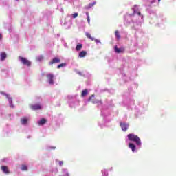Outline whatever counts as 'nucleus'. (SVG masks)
Listing matches in <instances>:
<instances>
[{
  "label": "nucleus",
  "instance_id": "1",
  "mask_svg": "<svg viewBox=\"0 0 176 176\" xmlns=\"http://www.w3.org/2000/svg\"><path fill=\"white\" fill-rule=\"evenodd\" d=\"M128 140H129L131 142H135L138 146H141V139L136 135L133 133H129L127 135Z\"/></svg>",
  "mask_w": 176,
  "mask_h": 176
},
{
  "label": "nucleus",
  "instance_id": "2",
  "mask_svg": "<svg viewBox=\"0 0 176 176\" xmlns=\"http://www.w3.org/2000/svg\"><path fill=\"white\" fill-rule=\"evenodd\" d=\"M19 60L23 64V65H27V67H31V61L23 56H19Z\"/></svg>",
  "mask_w": 176,
  "mask_h": 176
},
{
  "label": "nucleus",
  "instance_id": "3",
  "mask_svg": "<svg viewBox=\"0 0 176 176\" xmlns=\"http://www.w3.org/2000/svg\"><path fill=\"white\" fill-rule=\"evenodd\" d=\"M58 63H61V59L59 58L55 57L51 61L49 62L50 65H53V64H58Z\"/></svg>",
  "mask_w": 176,
  "mask_h": 176
},
{
  "label": "nucleus",
  "instance_id": "4",
  "mask_svg": "<svg viewBox=\"0 0 176 176\" xmlns=\"http://www.w3.org/2000/svg\"><path fill=\"white\" fill-rule=\"evenodd\" d=\"M1 170L4 173V174H10V170H9V167L7 166H1Z\"/></svg>",
  "mask_w": 176,
  "mask_h": 176
},
{
  "label": "nucleus",
  "instance_id": "5",
  "mask_svg": "<svg viewBox=\"0 0 176 176\" xmlns=\"http://www.w3.org/2000/svg\"><path fill=\"white\" fill-rule=\"evenodd\" d=\"M47 78L48 79L49 83L50 85H53L54 83V82L53 81V79L54 78V76L52 74H48L47 75Z\"/></svg>",
  "mask_w": 176,
  "mask_h": 176
},
{
  "label": "nucleus",
  "instance_id": "6",
  "mask_svg": "<svg viewBox=\"0 0 176 176\" xmlns=\"http://www.w3.org/2000/svg\"><path fill=\"white\" fill-rule=\"evenodd\" d=\"M32 111H38L42 108L41 104H32L30 106Z\"/></svg>",
  "mask_w": 176,
  "mask_h": 176
},
{
  "label": "nucleus",
  "instance_id": "7",
  "mask_svg": "<svg viewBox=\"0 0 176 176\" xmlns=\"http://www.w3.org/2000/svg\"><path fill=\"white\" fill-rule=\"evenodd\" d=\"M29 120H30V119H28V118L23 117L22 118H21V123L23 126H26V124H27V123H28Z\"/></svg>",
  "mask_w": 176,
  "mask_h": 176
},
{
  "label": "nucleus",
  "instance_id": "8",
  "mask_svg": "<svg viewBox=\"0 0 176 176\" xmlns=\"http://www.w3.org/2000/svg\"><path fill=\"white\" fill-rule=\"evenodd\" d=\"M120 124L123 131H127V129L129 128V124L123 122H120Z\"/></svg>",
  "mask_w": 176,
  "mask_h": 176
},
{
  "label": "nucleus",
  "instance_id": "9",
  "mask_svg": "<svg viewBox=\"0 0 176 176\" xmlns=\"http://www.w3.org/2000/svg\"><path fill=\"white\" fill-rule=\"evenodd\" d=\"M116 53H124V48H118L117 45L115 46Z\"/></svg>",
  "mask_w": 176,
  "mask_h": 176
},
{
  "label": "nucleus",
  "instance_id": "10",
  "mask_svg": "<svg viewBox=\"0 0 176 176\" xmlns=\"http://www.w3.org/2000/svg\"><path fill=\"white\" fill-rule=\"evenodd\" d=\"M129 148H130V149H131L132 152H135V145L133 143H129Z\"/></svg>",
  "mask_w": 176,
  "mask_h": 176
},
{
  "label": "nucleus",
  "instance_id": "11",
  "mask_svg": "<svg viewBox=\"0 0 176 176\" xmlns=\"http://www.w3.org/2000/svg\"><path fill=\"white\" fill-rule=\"evenodd\" d=\"M47 122L45 118H42L40 121L38 122V126H43Z\"/></svg>",
  "mask_w": 176,
  "mask_h": 176
},
{
  "label": "nucleus",
  "instance_id": "12",
  "mask_svg": "<svg viewBox=\"0 0 176 176\" xmlns=\"http://www.w3.org/2000/svg\"><path fill=\"white\" fill-rule=\"evenodd\" d=\"M96 3H97L96 1L93 2V3H90L88 6L85 7V9H91V8H93V6H94V5H96Z\"/></svg>",
  "mask_w": 176,
  "mask_h": 176
},
{
  "label": "nucleus",
  "instance_id": "13",
  "mask_svg": "<svg viewBox=\"0 0 176 176\" xmlns=\"http://www.w3.org/2000/svg\"><path fill=\"white\" fill-rule=\"evenodd\" d=\"M86 54H87V52L86 51H82L79 53L78 57H80V58L86 57Z\"/></svg>",
  "mask_w": 176,
  "mask_h": 176
},
{
  "label": "nucleus",
  "instance_id": "14",
  "mask_svg": "<svg viewBox=\"0 0 176 176\" xmlns=\"http://www.w3.org/2000/svg\"><path fill=\"white\" fill-rule=\"evenodd\" d=\"M0 56H1V61H3L5 60V58H6V57H7L6 53H5V52H1Z\"/></svg>",
  "mask_w": 176,
  "mask_h": 176
},
{
  "label": "nucleus",
  "instance_id": "15",
  "mask_svg": "<svg viewBox=\"0 0 176 176\" xmlns=\"http://www.w3.org/2000/svg\"><path fill=\"white\" fill-rule=\"evenodd\" d=\"M37 61H43V60L45 58V57L43 56V55H41L37 56L36 58Z\"/></svg>",
  "mask_w": 176,
  "mask_h": 176
},
{
  "label": "nucleus",
  "instance_id": "16",
  "mask_svg": "<svg viewBox=\"0 0 176 176\" xmlns=\"http://www.w3.org/2000/svg\"><path fill=\"white\" fill-rule=\"evenodd\" d=\"M87 89H84L81 93V97H85V96H87Z\"/></svg>",
  "mask_w": 176,
  "mask_h": 176
},
{
  "label": "nucleus",
  "instance_id": "17",
  "mask_svg": "<svg viewBox=\"0 0 176 176\" xmlns=\"http://www.w3.org/2000/svg\"><path fill=\"white\" fill-rule=\"evenodd\" d=\"M86 36L88 37L89 39H91V41H94V38L91 36V34L90 33H86Z\"/></svg>",
  "mask_w": 176,
  "mask_h": 176
},
{
  "label": "nucleus",
  "instance_id": "18",
  "mask_svg": "<svg viewBox=\"0 0 176 176\" xmlns=\"http://www.w3.org/2000/svg\"><path fill=\"white\" fill-rule=\"evenodd\" d=\"M82 44H78L76 45V50H77V52H79V50H80V49H82Z\"/></svg>",
  "mask_w": 176,
  "mask_h": 176
},
{
  "label": "nucleus",
  "instance_id": "19",
  "mask_svg": "<svg viewBox=\"0 0 176 176\" xmlns=\"http://www.w3.org/2000/svg\"><path fill=\"white\" fill-rule=\"evenodd\" d=\"M21 170L22 171H27V170H28L27 165H22Z\"/></svg>",
  "mask_w": 176,
  "mask_h": 176
},
{
  "label": "nucleus",
  "instance_id": "20",
  "mask_svg": "<svg viewBox=\"0 0 176 176\" xmlns=\"http://www.w3.org/2000/svg\"><path fill=\"white\" fill-rule=\"evenodd\" d=\"M67 65V63H61L57 66L58 69L63 68V67H65Z\"/></svg>",
  "mask_w": 176,
  "mask_h": 176
},
{
  "label": "nucleus",
  "instance_id": "21",
  "mask_svg": "<svg viewBox=\"0 0 176 176\" xmlns=\"http://www.w3.org/2000/svg\"><path fill=\"white\" fill-rule=\"evenodd\" d=\"M115 35L118 38V39H120V34H119V31L116 30L115 32Z\"/></svg>",
  "mask_w": 176,
  "mask_h": 176
},
{
  "label": "nucleus",
  "instance_id": "22",
  "mask_svg": "<svg viewBox=\"0 0 176 176\" xmlns=\"http://www.w3.org/2000/svg\"><path fill=\"white\" fill-rule=\"evenodd\" d=\"M93 97H94V95H92L91 97H89V101H91L93 104H96V102L93 100Z\"/></svg>",
  "mask_w": 176,
  "mask_h": 176
},
{
  "label": "nucleus",
  "instance_id": "23",
  "mask_svg": "<svg viewBox=\"0 0 176 176\" xmlns=\"http://www.w3.org/2000/svg\"><path fill=\"white\" fill-rule=\"evenodd\" d=\"M78 12H76V13L72 14L73 19H76V17H78Z\"/></svg>",
  "mask_w": 176,
  "mask_h": 176
},
{
  "label": "nucleus",
  "instance_id": "24",
  "mask_svg": "<svg viewBox=\"0 0 176 176\" xmlns=\"http://www.w3.org/2000/svg\"><path fill=\"white\" fill-rule=\"evenodd\" d=\"M4 96H6V97H7V98H8L10 102H12V98H9V95L6 94H4Z\"/></svg>",
  "mask_w": 176,
  "mask_h": 176
},
{
  "label": "nucleus",
  "instance_id": "25",
  "mask_svg": "<svg viewBox=\"0 0 176 176\" xmlns=\"http://www.w3.org/2000/svg\"><path fill=\"white\" fill-rule=\"evenodd\" d=\"M87 21H88V24H90V16H88V17L87 18Z\"/></svg>",
  "mask_w": 176,
  "mask_h": 176
},
{
  "label": "nucleus",
  "instance_id": "26",
  "mask_svg": "<svg viewBox=\"0 0 176 176\" xmlns=\"http://www.w3.org/2000/svg\"><path fill=\"white\" fill-rule=\"evenodd\" d=\"M94 41H95V42H96V43H100V40H98V39H95V38H94Z\"/></svg>",
  "mask_w": 176,
  "mask_h": 176
},
{
  "label": "nucleus",
  "instance_id": "27",
  "mask_svg": "<svg viewBox=\"0 0 176 176\" xmlns=\"http://www.w3.org/2000/svg\"><path fill=\"white\" fill-rule=\"evenodd\" d=\"M63 162L62 161H60L59 162V166H63Z\"/></svg>",
  "mask_w": 176,
  "mask_h": 176
},
{
  "label": "nucleus",
  "instance_id": "28",
  "mask_svg": "<svg viewBox=\"0 0 176 176\" xmlns=\"http://www.w3.org/2000/svg\"><path fill=\"white\" fill-rule=\"evenodd\" d=\"M86 16H87V17H90V15H89V12H86Z\"/></svg>",
  "mask_w": 176,
  "mask_h": 176
},
{
  "label": "nucleus",
  "instance_id": "29",
  "mask_svg": "<svg viewBox=\"0 0 176 176\" xmlns=\"http://www.w3.org/2000/svg\"><path fill=\"white\" fill-rule=\"evenodd\" d=\"M2 38H3L2 34L0 33V41H2Z\"/></svg>",
  "mask_w": 176,
  "mask_h": 176
},
{
  "label": "nucleus",
  "instance_id": "30",
  "mask_svg": "<svg viewBox=\"0 0 176 176\" xmlns=\"http://www.w3.org/2000/svg\"><path fill=\"white\" fill-rule=\"evenodd\" d=\"M138 16H140L141 12H138Z\"/></svg>",
  "mask_w": 176,
  "mask_h": 176
},
{
  "label": "nucleus",
  "instance_id": "31",
  "mask_svg": "<svg viewBox=\"0 0 176 176\" xmlns=\"http://www.w3.org/2000/svg\"><path fill=\"white\" fill-rule=\"evenodd\" d=\"M133 13H137V11H135V10H134Z\"/></svg>",
  "mask_w": 176,
  "mask_h": 176
},
{
  "label": "nucleus",
  "instance_id": "32",
  "mask_svg": "<svg viewBox=\"0 0 176 176\" xmlns=\"http://www.w3.org/2000/svg\"><path fill=\"white\" fill-rule=\"evenodd\" d=\"M160 1H162V0H158V2H160Z\"/></svg>",
  "mask_w": 176,
  "mask_h": 176
},
{
  "label": "nucleus",
  "instance_id": "33",
  "mask_svg": "<svg viewBox=\"0 0 176 176\" xmlns=\"http://www.w3.org/2000/svg\"><path fill=\"white\" fill-rule=\"evenodd\" d=\"M106 176H108V173L106 174Z\"/></svg>",
  "mask_w": 176,
  "mask_h": 176
}]
</instances>
